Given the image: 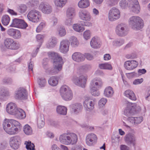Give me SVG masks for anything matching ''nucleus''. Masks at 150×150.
Masks as SVG:
<instances>
[{"instance_id": "f257e3e1", "label": "nucleus", "mask_w": 150, "mask_h": 150, "mask_svg": "<svg viewBox=\"0 0 150 150\" xmlns=\"http://www.w3.org/2000/svg\"><path fill=\"white\" fill-rule=\"evenodd\" d=\"M49 58L52 60L53 67L48 68L47 62H43V66L46 72L50 74H56L62 69L64 62L62 57L58 53L54 52H49L47 53Z\"/></svg>"}, {"instance_id": "f03ea898", "label": "nucleus", "mask_w": 150, "mask_h": 150, "mask_svg": "<svg viewBox=\"0 0 150 150\" xmlns=\"http://www.w3.org/2000/svg\"><path fill=\"white\" fill-rule=\"evenodd\" d=\"M3 125L4 130L10 134H14L20 131V123L12 119H5Z\"/></svg>"}, {"instance_id": "7ed1b4c3", "label": "nucleus", "mask_w": 150, "mask_h": 150, "mask_svg": "<svg viewBox=\"0 0 150 150\" xmlns=\"http://www.w3.org/2000/svg\"><path fill=\"white\" fill-rule=\"evenodd\" d=\"M59 142L66 145L76 144L78 141L77 135L72 132H67L61 135L59 137Z\"/></svg>"}, {"instance_id": "20e7f679", "label": "nucleus", "mask_w": 150, "mask_h": 150, "mask_svg": "<svg viewBox=\"0 0 150 150\" xmlns=\"http://www.w3.org/2000/svg\"><path fill=\"white\" fill-rule=\"evenodd\" d=\"M128 25L125 23H121L118 24L115 28L116 34L120 37L126 36L128 34Z\"/></svg>"}, {"instance_id": "39448f33", "label": "nucleus", "mask_w": 150, "mask_h": 150, "mask_svg": "<svg viewBox=\"0 0 150 150\" xmlns=\"http://www.w3.org/2000/svg\"><path fill=\"white\" fill-rule=\"evenodd\" d=\"M88 76L86 75H81L79 77H74L73 79L74 83L76 85L84 88L85 87Z\"/></svg>"}, {"instance_id": "423d86ee", "label": "nucleus", "mask_w": 150, "mask_h": 150, "mask_svg": "<svg viewBox=\"0 0 150 150\" xmlns=\"http://www.w3.org/2000/svg\"><path fill=\"white\" fill-rule=\"evenodd\" d=\"M5 47L11 50H17L20 47L19 43L15 42L11 38H7L4 41Z\"/></svg>"}, {"instance_id": "0eeeda50", "label": "nucleus", "mask_w": 150, "mask_h": 150, "mask_svg": "<svg viewBox=\"0 0 150 150\" xmlns=\"http://www.w3.org/2000/svg\"><path fill=\"white\" fill-rule=\"evenodd\" d=\"M129 23L134 30H139L142 28L144 25L142 19H132L129 21Z\"/></svg>"}, {"instance_id": "6e6552de", "label": "nucleus", "mask_w": 150, "mask_h": 150, "mask_svg": "<svg viewBox=\"0 0 150 150\" xmlns=\"http://www.w3.org/2000/svg\"><path fill=\"white\" fill-rule=\"evenodd\" d=\"M38 9L45 14H49L52 11V6L48 3L42 2L38 6Z\"/></svg>"}, {"instance_id": "1a4fd4ad", "label": "nucleus", "mask_w": 150, "mask_h": 150, "mask_svg": "<svg viewBox=\"0 0 150 150\" xmlns=\"http://www.w3.org/2000/svg\"><path fill=\"white\" fill-rule=\"evenodd\" d=\"M97 137L94 133H90L88 134L86 138V144L89 146H92L96 143Z\"/></svg>"}, {"instance_id": "9d476101", "label": "nucleus", "mask_w": 150, "mask_h": 150, "mask_svg": "<svg viewBox=\"0 0 150 150\" xmlns=\"http://www.w3.org/2000/svg\"><path fill=\"white\" fill-rule=\"evenodd\" d=\"M16 97L17 98L24 100L27 99L28 94L26 90L22 88H19L16 91Z\"/></svg>"}, {"instance_id": "9b49d317", "label": "nucleus", "mask_w": 150, "mask_h": 150, "mask_svg": "<svg viewBox=\"0 0 150 150\" xmlns=\"http://www.w3.org/2000/svg\"><path fill=\"white\" fill-rule=\"evenodd\" d=\"M70 42L67 40L61 41L59 46V50L62 53L66 54L69 50Z\"/></svg>"}, {"instance_id": "f8f14e48", "label": "nucleus", "mask_w": 150, "mask_h": 150, "mask_svg": "<svg viewBox=\"0 0 150 150\" xmlns=\"http://www.w3.org/2000/svg\"><path fill=\"white\" fill-rule=\"evenodd\" d=\"M20 143V138L19 136L11 137L9 140V144L11 147L14 149H17Z\"/></svg>"}, {"instance_id": "ddd939ff", "label": "nucleus", "mask_w": 150, "mask_h": 150, "mask_svg": "<svg viewBox=\"0 0 150 150\" xmlns=\"http://www.w3.org/2000/svg\"><path fill=\"white\" fill-rule=\"evenodd\" d=\"M129 7L133 12L138 13L139 12L140 7L137 0H128Z\"/></svg>"}, {"instance_id": "4468645a", "label": "nucleus", "mask_w": 150, "mask_h": 150, "mask_svg": "<svg viewBox=\"0 0 150 150\" xmlns=\"http://www.w3.org/2000/svg\"><path fill=\"white\" fill-rule=\"evenodd\" d=\"M120 11L117 8L113 7L109 11V19H116L120 17Z\"/></svg>"}, {"instance_id": "2eb2a0df", "label": "nucleus", "mask_w": 150, "mask_h": 150, "mask_svg": "<svg viewBox=\"0 0 150 150\" xmlns=\"http://www.w3.org/2000/svg\"><path fill=\"white\" fill-rule=\"evenodd\" d=\"M96 102L95 100L86 98L84 101L83 105L86 110L90 111L93 109L94 105Z\"/></svg>"}, {"instance_id": "dca6fc26", "label": "nucleus", "mask_w": 150, "mask_h": 150, "mask_svg": "<svg viewBox=\"0 0 150 150\" xmlns=\"http://www.w3.org/2000/svg\"><path fill=\"white\" fill-rule=\"evenodd\" d=\"M126 143L129 145H132L135 148L136 144V137L135 135L132 133L127 134L125 138Z\"/></svg>"}, {"instance_id": "f3484780", "label": "nucleus", "mask_w": 150, "mask_h": 150, "mask_svg": "<svg viewBox=\"0 0 150 150\" xmlns=\"http://www.w3.org/2000/svg\"><path fill=\"white\" fill-rule=\"evenodd\" d=\"M136 105L135 104H132L131 103H128L124 111L125 115L127 117H130L134 115L135 113V110L132 107Z\"/></svg>"}, {"instance_id": "a211bd4d", "label": "nucleus", "mask_w": 150, "mask_h": 150, "mask_svg": "<svg viewBox=\"0 0 150 150\" xmlns=\"http://www.w3.org/2000/svg\"><path fill=\"white\" fill-rule=\"evenodd\" d=\"M28 19H40L42 18V13L36 10H33L29 12Z\"/></svg>"}, {"instance_id": "6ab92c4d", "label": "nucleus", "mask_w": 150, "mask_h": 150, "mask_svg": "<svg viewBox=\"0 0 150 150\" xmlns=\"http://www.w3.org/2000/svg\"><path fill=\"white\" fill-rule=\"evenodd\" d=\"M103 82L101 79L99 78L93 79L90 83V88H99L103 85Z\"/></svg>"}, {"instance_id": "aec40b11", "label": "nucleus", "mask_w": 150, "mask_h": 150, "mask_svg": "<svg viewBox=\"0 0 150 150\" xmlns=\"http://www.w3.org/2000/svg\"><path fill=\"white\" fill-rule=\"evenodd\" d=\"M18 108L15 103L11 102L8 103L6 106V110L7 112L11 115H13Z\"/></svg>"}, {"instance_id": "412c9836", "label": "nucleus", "mask_w": 150, "mask_h": 150, "mask_svg": "<svg viewBox=\"0 0 150 150\" xmlns=\"http://www.w3.org/2000/svg\"><path fill=\"white\" fill-rule=\"evenodd\" d=\"M138 65V62L136 61L132 60L127 61L124 63V67L128 70H132L136 68Z\"/></svg>"}, {"instance_id": "4be33fe9", "label": "nucleus", "mask_w": 150, "mask_h": 150, "mask_svg": "<svg viewBox=\"0 0 150 150\" xmlns=\"http://www.w3.org/2000/svg\"><path fill=\"white\" fill-rule=\"evenodd\" d=\"M90 44L92 48L94 49H98L100 47L101 43L98 37H94L91 39Z\"/></svg>"}, {"instance_id": "5701e85b", "label": "nucleus", "mask_w": 150, "mask_h": 150, "mask_svg": "<svg viewBox=\"0 0 150 150\" xmlns=\"http://www.w3.org/2000/svg\"><path fill=\"white\" fill-rule=\"evenodd\" d=\"M72 59L77 62H80L84 60L85 56L84 55L79 52H75L72 55Z\"/></svg>"}, {"instance_id": "b1692460", "label": "nucleus", "mask_w": 150, "mask_h": 150, "mask_svg": "<svg viewBox=\"0 0 150 150\" xmlns=\"http://www.w3.org/2000/svg\"><path fill=\"white\" fill-rule=\"evenodd\" d=\"M72 112L75 114H78L83 109V106L80 103H76L71 105Z\"/></svg>"}, {"instance_id": "393cba45", "label": "nucleus", "mask_w": 150, "mask_h": 150, "mask_svg": "<svg viewBox=\"0 0 150 150\" xmlns=\"http://www.w3.org/2000/svg\"><path fill=\"white\" fill-rule=\"evenodd\" d=\"M16 112L13 115L18 119H23L26 117L25 112L21 109L18 108Z\"/></svg>"}, {"instance_id": "a878e982", "label": "nucleus", "mask_w": 150, "mask_h": 150, "mask_svg": "<svg viewBox=\"0 0 150 150\" xmlns=\"http://www.w3.org/2000/svg\"><path fill=\"white\" fill-rule=\"evenodd\" d=\"M90 2L89 0H80L78 3V5L81 8H85L89 6Z\"/></svg>"}, {"instance_id": "bb28decb", "label": "nucleus", "mask_w": 150, "mask_h": 150, "mask_svg": "<svg viewBox=\"0 0 150 150\" xmlns=\"http://www.w3.org/2000/svg\"><path fill=\"white\" fill-rule=\"evenodd\" d=\"M57 43V39L56 38L52 37L49 39L48 42L46 45L48 48H53L55 46Z\"/></svg>"}, {"instance_id": "cd10ccee", "label": "nucleus", "mask_w": 150, "mask_h": 150, "mask_svg": "<svg viewBox=\"0 0 150 150\" xmlns=\"http://www.w3.org/2000/svg\"><path fill=\"white\" fill-rule=\"evenodd\" d=\"M67 109L64 106L58 105L56 108L57 113L59 115H65L67 114Z\"/></svg>"}, {"instance_id": "c85d7f7f", "label": "nucleus", "mask_w": 150, "mask_h": 150, "mask_svg": "<svg viewBox=\"0 0 150 150\" xmlns=\"http://www.w3.org/2000/svg\"><path fill=\"white\" fill-rule=\"evenodd\" d=\"M75 10L74 8L70 7L68 8L66 11V16L69 19L74 18L75 16Z\"/></svg>"}, {"instance_id": "c756f323", "label": "nucleus", "mask_w": 150, "mask_h": 150, "mask_svg": "<svg viewBox=\"0 0 150 150\" xmlns=\"http://www.w3.org/2000/svg\"><path fill=\"white\" fill-rule=\"evenodd\" d=\"M114 93L112 88L110 86H108L105 89L104 94L105 96L109 98L113 96Z\"/></svg>"}, {"instance_id": "7c9ffc66", "label": "nucleus", "mask_w": 150, "mask_h": 150, "mask_svg": "<svg viewBox=\"0 0 150 150\" xmlns=\"http://www.w3.org/2000/svg\"><path fill=\"white\" fill-rule=\"evenodd\" d=\"M67 0H54V3L55 6L57 8H62L66 4Z\"/></svg>"}, {"instance_id": "2f4dec72", "label": "nucleus", "mask_w": 150, "mask_h": 150, "mask_svg": "<svg viewBox=\"0 0 150 150\" xmlns=\"http://www.w3.org/2000/svg\"><path fill=\"white\" fill-rule=\"evenodd\" d=\"M71 91H72L69 87L66 85L62 86L60 89V93L61 96Z\"/></svg>"}, {"instance_id": "473e14b6", "label": "nucleus", "mask_w": 150, "mask_h": 150, "mask_svg": "<svg viewBox=\"0 0 150 150\" xmlns=\"http://www.w3.org/2000/svg\"><path fill=\"white\" fill-rule=\"evenodd\" d=\"M125 96L132 100H135L136 99L134 93L130 90H128L124 92Z\"/></svg>"}, {"instance_id": "72a5a7b5", "label": "nucleus", "mask_w": 150, "mask_h": 150, "mask_svg": "<svg viewBox=\"0 0 150 150\" xmlns=\"http://www.w3.org/2000/svg\"><path fill=\"white\" fill-rule=\"evenodd\" d=\"M58 79L55 76H52L48 80L49 84L52 86H56L58 83Z\"/></svg>"}, {"instance_id": "f704fd0d", "label": "nucleus", "mask_w": 150, "mask_h": 150, "mask_svg": "<svg viewBox=\"0 0 150 150\" xmlns=\"http://www.w3.org/2000/svg\"><path fill=\"white\" fill-rule=\"evenodd\" d=\"M79 16L81 19H90L91 18L90 14L85 11H80L79 12Z\"/></svg>"}, {"instance_id": "c9c22d12", "label": "nucleus", "mask_w": 150, "mask_h": 150, "mask_svg": "<svg viewBox=\"0 0 150 150\" xmlns=\"http://www.w3.org/2000/svg\"><path fill=\"white\" fill-rule=\"evenodd\" d=\"M24 133L27 135H31L33 133V130L31 127L28 124L25 125L23 127Z\"/></svg>"}, {"instance_id": "e433bc0d", "label": "nucleus", "mask_w": 150, "mask_h": 150, "mask_svg": "<svg viewBox=\"0 0 150 150\" xmlns=\"http://www.w3.org/2000/svg\"><path fill=\"white\" fill-rule=\"evenodd\" d=\"M124 43V40L120 38L113 40L112 42V45L113 47H118L122 45Z\"/></svg>"}, {"instance_id": "4c0bfd02", "label": "nucleus", "mask_w": 150, "mask_h": 150, "mask_svg": "<svg viewBox=\"0 0 150 150\" xmlns=\"http://www.w3.org/2000/svg\"><path fill=\"white\" fill-rule=\"evenodd\" d=\"M71 45L73 47H77L79 45V42L77 38L75 36H71L69 39Z\"/></svg>"}, {"instance_id": "58836bf2", "label": "nucleus", "mask_w": 150, "mask_h": 150, "mask_svg": "<svg viewBox=\"0 0 150 150\" xmlns=\"http://www.w3.org/2000/svg\"><path fill=\"white\" fill-rule=\"evenodd\" d=\"M45 38L44 35L38 34L36 36V38L37 41L40 42L39 45L37 48V50H39L40 47L41 46L42 43L43 41V39Z\"/></svg>"}, {"instance_id": "ea45409f", "label": "nucleus", "mask_w": 150, "mask_h": 150, "mask_svg": "<svg viewBox=\"0 0 150 150\" xmlns=\"http://www.w3.org/2000/svg\"><path fill=\"white\" fill-rule=\"evenodd\" d=\"M73 28L75 31L78 32H82L85 30L84 27L81 26L78 23L74 24Z\"/></svg>"}, {"instance_id": "a19ab883", "label": "nucleus", "mask_w": 150, "mask_h": 150, "mask_svg": "<svg viewBox=\"0 0 150 150\" xmlns=\"http://www.w3.org/2000/svg\"><path fill=\"white\" fill-rule=\"evenodd\" d=\"M62 98L65 100L69 101L71 100L73 98V94L72 91L68 92L61 96Z\"/></svg>"}, {"instance_id": "79ce46f5", "label": "nucleus", "mask_w": 150, "mask_h": 150, "mask_svg": "<svg viewBox=\"0 0 150 150\" xmlns=\"http://www.w3.org/2000/svg\"><path fill=\"white\" fill-rule=\"evenodd\" d=\"M99 67L102 69L111 70L112 67L111 65L108 63H104L99 64Z\"/></svg>"}, {"instance_id": "37998d69", "label": "nucleus", "mask_w": 150, "mask_h": 150, "mask_svg": "<svg viewBox=\"0 0 150 150\" xmlns=\"http://www.w3.org/2000/svg\"><path fill=\"white\" fill-rule=\"evenodd\" d=\"M27 6L25 4H21L19 5L18 9L20 13H23L27 11Z\"/></svg>"}, {"instance_id": "c03bdc74", "label": "nucleus", "mask_w": 150, "mask_h": 150, "mask_svg": "<svg viewBox=\"0 0 150 150\" xmlns=\"http://www.w3.org/2000/svg\"><path fill=\"white\" fill-rule=\"evenodd\" d=\"M25 144L26 145V148L28 150H34L35 149V145L31 142L28 141L25 142Z\"/></svg>"}, {"instance_id": "a18cd8bd", "label": "nucleus", "mask_w": 150, "mask_h": 150, "mask_svg": "<svg viewBox=\"0 0 150 150\" xmlns=\"http://www.w3.org/2000/svg\"><path fill=\"white\" fill-rule=\"evenodd\" d=\"M9 96V93L4 88H0V98Z\"/></svg>"}, {"instance_id": "49530a36", "label": "nucleus", "mask_w": 150, "mask_h": 150, "mask_svg": "<svg viewBox=\"0 0 150 150\" xmlns=\"http://www.w3.org/2000/svg\"><path fill=\"white\" fill-rule=\"evenodd\" d=\"M80 21V24L83 26H91L92 25V23L89 19H82Z\"/></svg>"}, {"instance_id": "de8ad7c7", "label": "nucleus", "mask_w": 150, "mask_h": 150, "mask_svg": "<svg viewBox=\"0 0 150 150\" xmlns=\"http://www.w3.org/2000/svg\"><path fill=\"white\" fill-rule=\"evenodd\" d=\"M22 20V19H13L12 22L10 26L12 27L18 28Z\"/></svg>"}, {"instance_id": "09e8293b", "label": "nucleus", "mask_w": 150, "mask_h": 150, "mask_svg": "<svg viewBox=\"0 0 150 150\" xmlns=\"http://www.w3.org/2000/svg\"><path fill=\"white\" fill-rule=\"evenodd\" d=\"M91 93V94L95 96H98L100 94V92L98 91L99 88H90Z\"/></svg>"}, {"instance_id": "8fccbe9b", "label": "nucleus", "mask_w": 150, "mask_h": 150, "mask_svg": "<svg viewBox=\"0 0 150 150\" xmlns=\"http://www.w3.org/2000/svg\"><path fill=\"white\" fill-rule=\"evenodd\" d=\"M119 5L122 9H125L128 6V3L126 0H121L119 2Z\"/></svg>"}, {"instance_id": "3c124183", "label": "nucleus", "mask_w": 150, "mask_h": 150, "mask_svg": "<svg viewBox=\"0 0 150 150\" xmlns=\"http://www.w3.org/2000/svg\"><path fill=\"white\" fill-rule=\"evenodd\" d=\"M59 34L61 37L64 36L66 35V31L64 27H61L59 28Z\"/></svg>"}, {"instance_id": "603ef678", "label": "nucleus", "mask_w": 150, "mask_h": 150, "mask_svg": "<svg viewBox=\"0 0 150 150\" xmlns=\"http://www.w3.org/2000/svg\"><path fill=\"white\" fill-rule=\"evenodd\" d=\"M29 3L31 6L36 8L38 6L39 2L38 0H30Z\"/></svg>"}, {"instance_id": "864d4df0", "label": "nucleus", "mask_w": 150, "mask_h": 150, "mask_svg": "<svg viewBox=\"0 0 150 150\" xmlns=\"http://www.w3.org/2000/svg\"><path fill=\"white\" fill-rule=\"evenodd\" d=\"M28 26L27 24L23 20L21 21L18 28L25 29Z\"/></svg>"}, {"instance_id": "5fc2aeb1", "label": "nucleus", "mask_w": 150, "mask_h": 150, "mask_svg": "<svg viewBox=\"0 0 150 150\" xmlns=\"http://www.w3.org/2000/svg\"><path fill=\"white\" fill-rule=\"evenodd\" d=\"M21 36V34L20 31L18 30H16L12 38L14 39H18L20 38Z\"/></svg>"}, {"instance_id": "6e6d98bb", "label": "nucleus", "mask_w": 150, "mask_h": 150, "mask_svg": "<svg viewBox=\"0 0 150 150\" xmlns=\"http://www.w3.org/2000/svg\"><path fill=\"white\" fill-rule=\"evenodd\" d=\"M91 33L90 31L87 30L84 32L83 36L84 38L86 40H88L91 37Z\"/></svg>"}, {"instance_id": "4d7b16f0", "label": "nucleus", "mask_w": 150, "mask_h": 150, "mask_svg": "<svg viewBox=\"0 0 150 150\" xmlns=\"http://www.w3.org/2000/svg\"><path fill=\"white\" fill-rule=\"evenodd\" d=\"M38 84L41 87L45 86L46 83V80L43 78L38 79Z\"/></svg>"}, {"instance_id": "13d9d810", "label": "nucleus", "mask_w": 150, "mask_h": 150, "mask_svg": "<svg viewBox=\"0 0 150 150\" xmlns=\"http://www.w3.org/2000/svg\"><path fill=\"white\" fill-rule=\"evenodd\" d=\"M44 119L43 118L41 120H38V126L39 128H42L45 125Z\"/></svg>"}, {"instance_id": "bf43d9fd", "label": "nucleus", "mask_w": 150, "mask_h": 150, "mask_svg": "<svg viewBox=\"0 0 150 150\" xmlns=\"http://www.w3.org/2000/svg\"><path fill=\"white\" fill-rule=\"evenodd\" d=\"M107 101V100L106 98H103L100 99L99 101L98 104L100 107L103 106L105 104Z\"/></svg>"}, {"instance_id": "052dcab7", "label": "nucleus", "mask_w": 150, "mask_h": 150, "mask_svg": "<svg viewBox=\"0 0 150 150\" xmlns=\"http://www.w3.org/2000/svg\"><path fill=\"white\" fill-rule=\"evenodd\" d=\"M123 18H129V19H139V17L137 16H131L129 13H125L123 15Z\"/></svg>"}, {"instance_id": "680f3d73", "label": "nucleus", "mask_w": 150, "mask_h": 150, "mask_svg": "<svg viewBox=\"0 0 150 150\" xmlns=\"http://www.w3.org/2000/svg\"><path fill=\"white\" fill-rule=\"evenodd\" d=\"M16 30L13 28H10L8 30L7 33L8 35L12 37Z\"/></svg>"}, {"instance_id": "e2e57ef3", "label": "nucleus", "mask_w": 150, "mask_h": 150, "mask_svg": "<svg viewBox=\"0 0 150 150\" xmlns=\"http://www.w3.org/2000/svg\"><path fill=\"white\" fill-rule=\"evenodd\" d=\"M143 120L142 117H135V124H138L140 123Z\"/></svg>"}, {"instance_id": "0e129e2a", "label": "nucleus", "mask_w": 150, "mask_h": 150, "mask_svg": "<svg viewBox=\"0 0 150 150\" xmlns=\"http://www.w3.org/2000/svg\"><path fill=\"white\" fill-rule=\"evenodd\" d=\"M48 124L50 125L55 127H57L59 126V125L58 122L55 121L53 120H50L48 122Z\"/></svg>"}, {"instance_id": "69168bd1", "label": "nucleus", "mask_w": 150, "mask_h": 150, "mask_svg": "<svg viewBox=\"0 0 150 150\" xmlns=\"http://www.w3.org/2000/svg\"><path fill=\"white\" fill-rule=\"evenodd\" d=\"M7 146V143L5 141H4L0 143V150H3L5 149Z\"/></svg>"}, {"instance_id": "338daca9", "label": "nucleus", "mask_w": 150, "mask_h": 150, "mask_svg": "<svg viewBox=\"0 0 150 150\" xmlns=\"http://www.w3.org/2000/svg\"><path fill=\"white\" fill-rule=\"evenodd\" d=\"M143 81L142 78L137 79H135L133 82V83L134 85H138L141 83Z\"/></svg>"}, {"instance_id": "774afa93", "label": "nucleus", "mask_w": 150, "mask_h": 150, "mask_svg": "<svg viewBox=\"0 0 150 150\" xmlns=\"http://www.w3.org/2000/svg\"><path fill=\"white\" fill-rule=\"evenodd\" d=\"M120 137L118 136H113L112 137V142L118 143L119 141Z\"/></svg>"}]
</instances>
